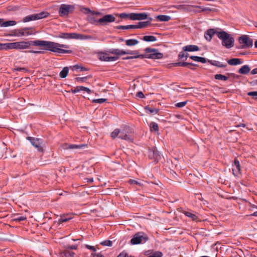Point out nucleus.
<instances>
[{"instance_id": "nucleus-1", "label": "nucleus", "mask_w": 257, "mask_h": 257, "mask_svg": "<svg viewBox=\"0 0 257 257\" xmlns=\"http://www.w3.org/2000/svg\"><path fill=\"white\" fill-rule=\"evenodd\" d=\"M3 49H27L30 48L31 46H44L45 50L50 51L53 52L58 53L60 54L68 53L72 52V50H65L61 49L69 48L70 46L68 45L61 44L58 43L44 41V40H35L29 41H20L12 43L3 44Z\"/></svg>"}, {"instance_id": "nucleus-2", "label": "nucleus", "mask_w": 257, "mask_h": 257, "mask_svg": "<svg viewBox=\"0 0 257 257\" xmlns=\"http://www.w3.org/2000/svg\"><path fill=\"white\" fill-rule=\"evenodd\" d=\"M217 37L221 40L222 45L227 49L233 47L234 39L228 33L225 31H220L217 33Z\"/></svg>"}, {"instance_id": "nucleus-3", "label": "nucleus", "mask_w": 257, "mask_h": 257, "mask_svg": "<svg viewBox=\"0 0 257 257\" xmlns=\"http://www.w3.org/2000/svg\"><path fill=\"white\" fill-rule=\"evenodd\" d=\"M144 51L146 54H141V59H161L164 57V54L160 53L157 49L148 47Z\"/></svg>"}, {"instance_id": "nucleus-4", "label": "nucleus", "mask_w": 257, "mask_h": 257, "mask_svg": "<svg viewBox=\"0 0 257 257\" xmlns=\"http://www.w3.org/2000/svg\"><path fill=\"white\" fill-rule=\"evenodd\" d=\"M148 240L147 235L143 232H139L134 234L131 240L132 244H138L143 242H146Z\"/></svg>"}, {"instance_id": "nucleus-5", "label": "nucleus", "mask_w": 257, "mask_h": 257, "mask_svg": "<svg viewBox=\"0 0 257 257\" xmlns=\"http://www.w3.org/2000/svg\"><path fill=\"white\" fill-rule=\"evenodd\" d=\"M27 139L30 141L32 145L37 149L38 152L41 153L44 152L45 146L42 139L31 137H27Z\"/></svg>"}, {"instance_id": "nucleus-6", "label": "nucleus", "mask_w": 257, "mask_h": 257, "mask_svg": "<svg viewBox=\"0 0 257 257\" xmlns=\"http://www.w3.org/2000/svg\"><path fill=\"white\" fill-rule=\"evenodd\" d=\"M120 132L119 138L130 142L133 141V139L132 136V131L130 127L125 126L122 129L120 130Z\"/></svg>"}, {"instance_id": "nucleus-7", "label": "nucleus", "mask_w": 257, "mask_h": 257, "mask_svg": "<svg viewBox=\"0 0 257 257\" xmlns=\"http://www.w3.org/2000/svg\"><path fill=\"white\" fill-rule=\"evenodd\" d=\"M238 41L240 44H243L240 47H238V49L248 48L253 45V40L247 35H243L240 37L238 38Z\"/></svg>"}, {"instance_id": "nucleus-8", "label": "nucleus", "mask_w": 257, "mask_h": 257, "mask_svg": "<svg viewBox=\"0 0 257 257\" xmlns=\"http://www.w3.org/2000/svg\"><path fill=\"white\" fill-rule=\"evenodd\" d=\"M74 8L71 5H62L59 8V13L60 16H67L69 14L73 11Z\"/></svg>"}, {"instance_id": "nucleus-9", "label": "nucleus", "mask_w": 257, "mask_h": 257, "mask_svg": "<svg viewBox=\"0 0 257 257\" xmlns=\"http://www.w3.org/2000/svg\"><path fill=\"white\" fill-rule=\"evenodd\" d=\"M30 28H24L21 29L16 30L13 35L16 37L28 36L33 34Z\"/></svg>"}, {"instance_id": "nucleus-10", "label": "nucleus", "mask_w": 257, "mask_h": 257, "mask_svg": "<svg viewBox=\"0 0 257 257\" xmlns=\"http://www.w3.org/2000/svg\"><path fill=\"white\" fill-rule=\"evenodd\" d=\"M109 53L116 55V56H121L125 54H138V51H125L123 50H120L118 49H112L109 50Z\"/></svg>"}, {"instance_id": "nucleus-11", "label": "nucleus", "mask_w": 257, "mask_h": 257, "mask_svg": "<svg viewBox=\"0 0 257 257\" xmlns=\"http://www.w3.org/2000/svg\"><path fill=\"white\" fill-rule=\"evenodd\" d=\"M115 21V18L112 15L108 14L99 19V26H105L108 23Z\"/></svg>"}, {"instance_id": "nucleus-12", "label": "nucleus", "mask_w": 257, "mask_h": 257, "mask_svg": "<svg viewBox=\"0 0 257 257\" xmlns=\"http://www.w3.org/2000/svg\"><path fill=\"white\" fill-rule=\"evenodd\" d=\"M86 10L91 14V15L88 16L87 17L88 22L92 25L99 26V19L96 18L95 16H94V12L91 11L88 9H86Z\"/></svg>"}, {"instance_id": "nucleus-13", "label": "nucleus", "mask_w": 257, "mask_h": 257, "mask_svg": "<svg viewBox=\"0 0 257 257\" xmlns=\"http://www.w3.org/2000/svg\"><path fill=\"white\" fill-rule=\"evenodd\" d=\"M148 19L146 13H131L130 19L132 20H143Z\"/></svg>"}, {"instance_id": "nucleus-14", "label": "nucleus", "mask_w": 257, "mask_h": 257, "mask_svg": "<svg viewBox=\"0 0 257 257\" xmlns=\"http://www.w3.org/2000/svg\"><path fill=\"white\" fill-rule=\"evenodd\" d=\"M87 145L86 144H80V145H74V144H64L62 145V148L64 150L67 149H81L86 147Z\"/></svg>"}, {"instance_id": "nucleus-15", "label": "nucleus", "mask_w": 257, "mask_h": 257, "mask_svg": "<svg viewBox=\"0 0 257 257\" xmlns=\"http://www.w3.org/2000/svg\"><path fill=\"white\" fill-rule=\"evenodd\" d=\"M149 156L150 159H154L155 162H158L161 158L159 151L156 149L149 151Z\"/></svg>"}, {"instance_id": "nucleus-16", "label": "nucleus", "mask_w": 257, "mask_h": 257, "mask_svg": "<svg viewBox=\"0 0 257 257\" xmlns=\"http://www.w3.org/2000/svg\"><path fill=\"white\" fill-rule=\"evenodd\" d=\"M219 32H220L216 31L215 29H209L205 32L204 34V37L207 41L210 42L214 34H216L217 36V33Z\"/></svg>"}, {"instance_id": "nucleus-17", "label": "nucleus", "mask_w": 257, "mask_h": 257, "mask_svg": "<svg viewBox=\"0 0 257 257\" xmlns=\"http://www.w3.org/2000/svg\"><path fill=\"white\" fill-rule=\"evenodd\" d=\"M232 173L234 176H237L239 174L240 171V167L239 162L235 160L232 165Z\"/></svg>"}, {"instance_id": "nucleus-18", "label": "nucleus", "mask_w": 257, "mask_h": 257, "mask_svg": "<svg viewBox=\"0 0 257 257\" xmlns=\"http://www.w3.org/2000/svg\"><path fill=\"white\" fill-rule=\"evenodd\" d=\"M173 66H182V67H188L191 69H193V68L191 67V66H197L196 64L192 63H189V62H176V63H173L171 64Z\"/></svg>"}, {"instance_id": "nucleus-19", "label": "nucleus", "mask_w": 257, "mask_h": 257, "mask_svg": "<svg viewBox=\"0 0 257 257\" xmlns=\"http://www.w3.org/2000/svg\"><path fill=\"white\" fill-rule=\"evenodd\" d=\"M99 59L101 61L111 62L115 61L118 60V56H109L107 54H105L100 56Z\"/></svg>"}, {"instance_id": "nucleus-20", "label": "nucleus", "mask_w": 257, "mask_h": 257, "mask_svg": "<svg viewBox=\"0 0 257 257\" xmlns=\"http://www.w3.org/2000/svg\"><path fill=\"white\" fill-rule=\"evenodd\" d=\"M91 38L90 36H85L80 34L77 33H70L69 39H86Z\"/></svg>"}, {"instance_id": "nucleus-21", "label": "nucleus", "mask_w": 257, "mask_h": 257, "mask_svg": "<svg viewBox=\"0 0 257 257\" xmlns=\"http://www.w3.org/2000/svg\"><path fill=\"white\" fill-rule=\"evenodd\" d=\"M148 21L146 22H140L138 23V25H135L136 29H140L145 28L149 25H151V22L152 20V18L151 17L148 18Z\"/></svg>"}, {"instance_id": "nucleus-22", "label": "nucleus", "mask_w": 257, "mask_h": 257, "mask_svg": "<svg viewBox=\"0 0 257 257\" xmlns=\"http://www.w3.org/2000/svg\"><path fill=\"white\" fill-rule=\"evenodd\" d=\"M184 51L187 52H194L199 50V48L197 45H188L183 47Z\"/></svg>"}, {"instance_id": "nucleus-23", "label": "nucleus", "mask_w": 257, "mask_h": 257, "mask_svg": "<svg viewBox=\"0 0 257 257\" xmlns=\"http://www.w3.org/2000/svg\"><path fill=\"white\" fill-rule=\"evenodd\" d=\"M208 63L213 66H215L216 67L219 68H224L227 66L226 64H223L222 63L216 61V60H210L208 61Z\"/></svg>"}, {"instance_id": "nucleus-24", "label": "nucleus", "mask_w": 257, "mask_h": 257, "mask_svg": "<svg viewBox=\"0 0 257 257\" xmlns=\"http://www.w3.org/2000/svg\"><path fill=\"white\" fill-rule=\"evenodd\" d=\"M250 68L247 65L242 66L239 70L238 73L241 74H247L250 71Z\"/></svg>"}, {"instance_id": "nucleus-25", "label": "nucleus", "mask_w": 257, "mask_h": 257, "mask_svg": "<svg viewBox=\"0 0 257 257\" xmlns=\"http://www.w3.org/2000/svg\"><path fill=\"white\" fill-rule=\"evenodd\" d=\"M16 24V22L14 21H9L6 22H3L1 19L0 26L2 27H7L11 26H14Z\"/></svg>"}, {"instance_id": "nucleus-26", "label": "nucleus", "mask_w": 257, "mask_h": 257, "mask_svg": "<svg viewBox=\"0 0 257 257\" xmlns=\"http://www.w3.org/2000/svg\"><path fill=\"white\" fill-rule=\"evenodd\" d=\"M184 214L186 216H187L188 217L191 218L192 220H193V221H197L198 219V217L197 215L196 214L193 213L192 212H190V211H185L184 212Z\"/></svg>"}, {"instance_id": "nucleus-27", "label": "nucleus", "mask_w": 257, "mask_h": 257, "mask_svg": "<svg viewBox=\"0 0 257 257\" xmlns=\"http://www.w3.org/2000/svg\"><path fill=\"white\" fill-rule=\"evenodd\" d=\"M156 19L161 22H168L171 20V17L167 15H159Z\"/></svg>"}, {"instance_id": "nucleus-28", "label": "nucleus", "mask_w": 257, "mask_h": 257, "mask_svg": "<svg viewBox=\"0 0 257 257\" xmlns=\"http://www.w3.org/2000/svg\"><path fill=\"white\" fill-rule=\"evenodd\" d=\"M190 58L195 61L200 62L202 63H205L207 62L206 59L204 57L196 56H191L190 57Z\"/></svg>"}, {"instance_id": "nucleus-29", "label": "nucleus", "mask_w": 257, "mask_h": 257, "mask_svg": "<svg viewBox=\"0 0 257 257\" xmlns=\"http://www.w3.org/2000/svg\"><path fill=\"white\" fill-rule=\"evenodd\" d=\"M36 18L35 14L29 15L23 18V22L24 23H26L32 21H35L37 20Z\"/></svg>"}, {"instance_id": "nucleus-30", "label": "nucleus", "mask_w": 257, "mask_h": 257, "mask_svg": "<svg viewBox=\"0 0 257 257\" xmlns=\"http://www.w3.org/2000/svg\"><path fill=\"white\" fill-rule=\"evenodd\" d=\"M36 17H37V20L47 18L49 15V13L47 12H42L38 14H35Z\"/></svg>"}, {"instance_id": "nucleus-31", "label": "nucleus", "mask_w": 257, "mask_h": 257, "mask_svg": "<svg viewBox=\"0 0 257 257\" xmlns=\"http://www.w3.org/2000/svg\"><path fill=\"white\" fill-rule=\"evenodd\" d=\"M230 65H236L241 64V60L239 58H232L227 61Z\"/></svg>"}, {"instance_id": "nucleus-32", "label": "nucleus", "mask_w": 257, "mask_h": 257, "mask_svg": "<svg viewBox=\"0 0 257 257\" xmlns=\"http://www.w3.org/2000/svg\"><path fill=\"white\" fill-rule=\"evenodd\" d=\"M69 72V68L67 67H64L60 73V76L62 78H65L68 75Z\"/></svg>"}, {"instance_id": "nucleus-33", "label": "nucleus", "mask_w": 257, "mask_h": 257, "mask_svg": "<svg viewBox=\"0 0 257 257\" xmlns=\"http://www.w3.org/2000/svg\"><path fill=\"white\" fill-rule=\"evenodd\" d=\"M74 252L70 250H66L61 254V257H74Z\"/></svg>"}, {"instance_id": "nucleus-34", "label": "nucleus", "mask_w": 257, "mask_h": 257, "mask_svg": "<svg viewBox=\"0 0 257 257\" xmlns=\"http://www.w3.org/2000/svg\"><path fill=\"white\" fill-rule=\"evenodd\" d=\"M139 43V41L136 39H128L125 41V44L128 46H135Z\"/></svg>"}, {"instance_id": "nucleus-35", "label": "nucleus", "mask_w": 257, "mask_h": 257, "mask_svg": "<svg viewBox=\"0 0 257 257\" xmlns=\"http://www.w3.org/2000/svg\"><path fill=\"white\" fill-rule=\"evenodd\" d=\"M189 54L188 53H185L183 51L179 53L178 57L179 60L183 59V60H186Z\"/></svg>"}, {"instance_id": "nucleus-36", "label": "nucleus", "mask_w": 257, "mask_h": 257, "mask_svg": "<svg viewBox=\"0 0 257 257\" xmlns=\"http://www.w3.org/2000/svg\"><path fill=\"white\" fill-rule=\"evenodd\" d=\"M145 109L147 112L149 113L157 114L159 110L157 108H151L149 106H146Z\"/></svg>"}, {"instance_id": "nucleus-37", "label": "nucleus", "mask_w": 257, "mask_h": 257, "mask_svg": "<svg viewBox=\"0 0 257 257\" xmlns=\"http://www.w3.org/2000/svg\"><path fill=\"white\" fill-rule=\"evenodd\" d=\"M143 40L146 42H155L157 40V39L153 36H145Z\"/></svg>"}, {"instance_id": "nucleus-38", "label": "nucleus", "mask_w": 257, "mask_h": 257, "mask_svg": "<svg viewBox=\"0 0 257 257\" xmlns=\"http://www.w3.org/2000/svg\"><path fill=\"white\" fill-rule=\"evenodd\" d=\"M214 78L216 80L226 81L228 80V77L220 74H217L214 75Z\"/></svg>"}, {"instance_id": "nucleus-39", "label": "nucleus", "mask_w": 257, "mask_h": 257, "mask_svg": "<svg viewBox=\"0 0 257 257\" xmlns=\"http://www.w3.org/2000/svg\"><path fill=\"white\" fill-rule=\"evenodd\" d=\"M117 29L126 30L130 29H136L135 25H131L127 26H118L115 27Z\"/></svg>"}, {"instance_id": "nucleus-40", "label": "nucleus", "mask_w": 257, "mask_h": 257, "mask_svg": "<svg viewBox=\"0 0 257 257\" xmlns=\"http://www.w3.org/2000/svg\"><path fill=\"white\" fill-rule=\"evenodd\" d=\"M150 130L151 131H155V132H158L159 131V126L157 123L154 122H152L150 123Z\"/></svg>"}, {"instance_id": "nucleus-41", "label": "nucleus", "mask_w": 257, "mask_h": 257, "mask_svg": "<svg viewBox=\"0 0 257 257\" xmlns=\"http://www.w3.org/2000/svg\"><path fill=\"white\" fill-rule=\"evenodd\" d=\"M120 130L118 129V128H116V129H115L111 133V135H110V136L112 138V139H115L117 137H119V136L120 135Z\"/></svg>"}, {"instance_id": "nucleus-42", "label": "nucleus", "mask_w": 257, "mask_h": 257, "mask_svg": "<svg viewBox=\"0 0 257 257\" xmlns=\"http://www.w3.org/2000/svg\"><path fill=\"white\" fill-rule=\"evenodd\" d=\"M26 219L27 217L26 216H20L19 215H16L14 220L16 221H22L26 220Z\"/></svg>"}, {"instance_id": "nucleus-43", "label": "nucleus", "mask_w": 257, "mask_h": 257, "mask_svg": "<svg viewBox=\"0 0 257 257\" xmlns=\"http://www.w3.org/2000/svg\"><path fill=\"white\" fill-rule=\"evenodd\" d=\"M72 218L71 217H67L65 216H62L61 217V218H60L58 220V223L59 224L62 223L64 222H66L69 220H70Z\"/></svg>"}, {"instance_id": "nucleus-44", "label": "nucleus", "mask_w": 257, "mask_h": 257, "mask_svg": "<svg viewBox=\"0 0 257 257\" xmlns=\"http://www.w3.org/2000/svg\"><path fill=\"white\" fill-rule=\"evenodd\" d=\"M73 70L80 69V71H85L87 70V69L86 68H85L84 67H82V66H79L78 65H76L73 66Z\"/></svg>"}, {"instance_id": "nucleus-45", "label": "nucleus", "mask_w": 257, "mask_h": 257, "mask_svg": "<svg viewBox=\"0 0 257 257\" xmlns=\"http://www.w3.org/2000/svg\"><path fill=\"white\" fill-rule=\"evenodd\" d=\"M100 244L102 245L111 246L112 244V242L109 240H106L103 241H102Z\"/></svg>"}, {"instance_id": "nucleus-46", "label": "nucleus", "mask_w": 257, "mask_h": 257, "mask_svg": "<svg viewBox=\"0 0 257 257\" xmlns=\"http://www.w3.org/2000/svg\"><path fill=\"white\" fill-rule=\"evenodd\" d=\"M247 95L252 96L253 98L257 100V91H250L247 93Z\"/></svg>"}, {"instance_id": "nucleus-47", "label": "nucleus", "mask_w": 257, "mask_h": 257, "mask_svg": "<svg viewBox=\"0 0 257 257\" xmlns=\"http://www.w3.org/2000/svg\"><path fill=\"white\" fill-rule=\"evenodd\" d=\"M135 56H129L123 58V60H128V59H132L135 58H141V54H139V53L138 52V54H134Z\"/></svg>"}, {"instance_id": "nucleus-48", "label": "nucleus", "mask_w": 257, "mask_h": 257, "mask_svg": "<svg viewBox=\"0 0 257 257\" xmlns=\"http://www.w3.org/2000/svg\"><path fill=\"white\" fill-rule=\"evenodd\" d=\"M162 254V253L160 251H155L148 257H161Z\"/></svg>"}, {"instance_id": "nucleus-49", "label": "nucleus", "mask_w": 257, "mask_h": 257, "mask_svg": "<svg viewBox=\"0 0 257 257\" xmlns=\"http://www.w3.org/2000/svg\"><path fill=\"white\" fill-rule=\"evenodd\" d=\"M128 183L131 184H137L140 186H142V185H143V183L141 182H139L138 181L133 179H130L128 181Z\"/></svg>"}, {"instance_id": "nucleus-50", "label": "nucleus", "mask_w": 257, "mask_h": 257, "mask_svg": "<svg viewBox=\"0 0 257 257\" xmlns=\"http://www.w3.org/2000/svg\"><path fill=\"white\" fill-rule=\"evenodd\" d=\"M187 101L180 102L175 104V106L177 107L181 108L183 107L186 105Z\"/></svg>"}, {"instance_id": "nucleus-51", "label": "nucleus", "mask_w": 257, "mask_h": 257, "mask_svg": "<svg viewBox=\"0 0 257 257\" xmlns=\"http://www.w3.org/2000/svg\"><path fill=\"white\" fill-rule=\"evenodd\" d=\"M107 99L105 98H99V99H95L92 100L93 103H102L106 101Z\"/></svg>"}, {"instance_id": "nucleus-52", "label": "nucleus", "mask_w": 257, "mask_h": 257, "mask_svg": "<svg viewBox=\"0 0 257 257\" xmlns=\"http://www.w3.org/2000/svg\"><path fill=\"white\" fill-rule=\"evenodd\" d=\"M69 35L70 33H62L59 35V37L63 39H68L69 37Z\"/></svg>"}, {"instance_id": "nucleus-53", "label": "nucleus", "mask_w": 257, "mask_h": 257, "mask_svg": "<svg viewBox=\"0 0 257 257\" xmlns=\"http://www.w3.org/2000/svg\"><path fill=\"white\" fill-rule=\"evenodd\" d=\"M117 16H118L121 19H126L127 18H130V14H127L126 13H121L120 14H116Z\"/></svg>"}, {"instance_id": "nucleus-54", "label": "nucleus", "mask_w": 257, "mask_h": 257, "mask_svg": "<svg viewBox=\"0 0 257 257\" xmlns=\"http://www.w3.org/2000/svg\"><path fill=\"white\" fill-rule=\"evenodd\" d=\"M84 246L86 248L93 251V252H94V253H95V252L96 251V248L94 246L90 245H88V244H85Z\"/></svg>"}, {"instance_id": "nucleus-55", "label": "nucleus", "mask_w": 257, "mask_h": 257, "mask_svg": "<svg viewBox=\"0 0 257 257\" xmlns=\"http://www.w3.org/2000/svg\"><path fill=\"white\" fill-rule=\"evenodd\" d=\"M80 91H85L88 94H90L91 92V90L87 87L80 86Z\"/></svg>"}, {"instance_id": "nucleus-56", "label": "nucleus", "mask_w": 257, "mask_h": 257, "mask_svg": "<svg viewBox=\"0 0 257 257\" xmlns=\"http://www.w3.org/2000/svg\"><path fill=\"white\" fill-rule=\"evenodd\" d=\"M14 70L15 71H23L24 72H26L28 71L26 68L24 67H17L15 68Z\"/></svg>"}, {"instance_id": "nucleus-57", "label": "nucleus", "mask_w": 257, "mask_h": 257, "mask_svg": "<svg viewBox=\"0 0 257 257\" xmlns=\"http://www.w3.org/2000/svg\"><path fill=\"white\" fill-rule=\"evenodd\" d=\"M183 8H184V11L185 12H190V11H192V9L193 8V6H184V7H183Z\"/></svg>"}, {"instance_id": "nucleus-58", "label": "nucleus", "mask_w": 257, "mask_h": 257, "mask_svg": "<svg viewBox=\"0 0 257 257\" xmlns=\"http://www.w3.org/2000/svg\"><path fill=\"white\" fill-rule=\"evenodd\" d=\"M80 86H77L76 88H75L74 89H72L71 91L74 93H77V92H78L80 91Z\"/></svg>"}, {"instance_id": "nucleus-59", "label": "nucleus", "mask_w": 257, "mask_h": 257, "mask_svg": "<svg viewBox=\"0 0 257 257\" xmlns=\"http://www.w3.org/2000/svg\"><path fill=\"white\" fill-rule=\"evenodd\" d=\"M87 77H77L75 78L77 81L84 82L85 80H86Z\"/></svg>"}, {"instance_id": "nucleus-60", "label": "nucleus", "mask_w": 257, "mask_h": 257, "mask_svg": "<svg viewBox=\"0 0 257 257\" xmlns=\"http://www.w3.org/2000/svg\"><path fill=\"white\" fill-rule=\"evenodd\" d=\"M136 95L137 97L141 98L145 97V95H144L143 92L141 91H139V92H137Z\"/></svg>"}, {"instance_id": "nucleus-61", "label": "nucleus", "mask_w": 257, "mask_h": 257, "mask_svg": "<svg viewBox=\"0 0 257 257\" xmlns=\"http://www.w3.org/2000/svg\"><path fill=\"white\" fill-rule=\"evenodd\" d=\"M126 256H127V253L124 251H123V252L120 253V254L117 256V257H126Z\"/></svg>"}, {"instance_id": "nucleus-62", "label": "nucleus", "mask_w": 257, "mask_h": 257, "mask_svg": "<svg viewBox=\"0 0 257 257\" xmlns=\"http://www.w3.org/2000/svg\"><path fill=\"white\" fill-rule=\"evenodd\" d=\"M30 53H33L35 54H43L44 52L41 51H29Z\"/></svg>"}, {"instance_id": "nucleus-63", "label": "nucleus", "mask_w": 257, "mask_h": 257, "mask_svg": "<svg viewBox=\"0 0 257 257\" xmlns=\"http://www.w3.org/2000/svg\"><path fill=\"white\" fill-rule=\"evenodd\" d=\"M249 83L251 86L257 85V80L252 81L250 82Z\"/></svg>"}, {"instance_id": "nucleus-64", "label": "nucleus", "mask_w": 257, "mask_h": 257, "mask_svg": "<svg viewBox=\"0 0 257 257\" xmlns=\"http://www.w3.org/2000/svg\"><path fill=\"white\" fill-rule=\"evenodd\" d=\"M251 73L253 75L257 74V68L252 70Z\"/></svg>"}]
</instances>
